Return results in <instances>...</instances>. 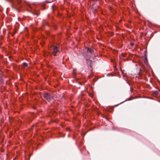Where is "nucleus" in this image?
Segmentation results:
<instances>
[{
    "mask_svg": "<svg viewBox=\"0 0 160 160\" xmlns=\"http://www.w3.org/2000/svg\"><path fill=\"white\" fill-rule=\"evenodd\" d=\"M43 96L44 98L48 102L53 99V95L52 93L45 92L43 93Z\"/></svg>",
    "mask_w": 160,
    "mask_h": 160,
    "instance_id": "obj_1",
    "label": "nucleus"
},
{
    "mask_svg": "<svg viewBox=\"0 0 160 160\" xmlns=\"http://www.w3.org/2000/svg\"><path fill=\"white\" fill-rule=\"evenodd\" d=\"M52 52L54 56H56L57 54L59 52V47L53 45L52 47Z\"/></svg>",
    "mask_w": 160,
    "mask_h": 160,
    "instance_id": "obj_2",
    "label": "nucleus"
},
{
    "mask_svg": "<svg viewBox=\"0 0 160 160\" xmlns=\"http://www.w3.org/2000/svg\"><path fill=\"white\" fill-rule=\"evenodd\" d=\"M2 77L3 76L2 72L0 71V83L1 84H2L3 82Z\"/></svg>",
    "mask_w": 160,
    "mask_h": 160,
    "instance_id": "obj_3",
    "label": "nucleus"
},
{
    "mask_svg": "<svg viewBox=\"0 0 160 160\" xmlns=\"http://www.w3.org/2000/svg\"><path fill=\"white\" fill-rule=\"evenodd\" d=\"M93 50L91 49L90 48H88L87 50V52L88 53H92Z\"/></svg>",
    "mask_w": 160,
    "mask_h": 160,
    "instance_id": "obj_4",
    "label": "nucleus"
},
{
    "mask_svg": "<svg viewBox=\"0 0 160 160\" xmlns=\"http://www.w3.org/2000/svg\"><path fill=\"white\" fill-rule=\"evenodd\" d=\"M22 65L24 66H27V64L26 62H23L22 63Z\"/></svg>",
    "mask_w": 160,
    "mask_h": 160,
    "instance_id": "obj_5",
    "label": "nucleus"
},
{
    "mask_svg": "<svg viewBox=\"0 0 160 160\" xmlns=\"http://www.w3.org/2000/svg\"><path fill=\"white\" fill-rule=\"evenodd\" d=\"M144 62L145 64H146L148 62V60L147 58H146L144 60Z\"/></svg>",
    "mask_w": 160,
    "mask_h": 160,
    "instance_id": "obj_6",
    "label": "nucleus"
},
{
    "mask_svg": "<svg viewBox=\"0 0 160 160\" xmlns=\"http://www.w3.org/2000/svg\"><path fill=\"white\" fill-rule=\"evenodd\" d=\"M134 43H133V42H131V43H130V45H131V46H133V45H134Z\"/></svg>",
    "mask_w": 160,
    "mask_h": 160,
    "instance_id": "obj_7",
    "label": "nucleus"
},
{
    "mask_svg": "<svg viewBox=\"0 0 160 160\" xmlns=\"http://www.w3.org/2000/svg\"><path fill=\"white\" fill-rule=\"evenodd\" d=\"M63 97V95H62V98Z\"/></svg>",
    "mask_w": 160,
    "mask_h": 160,
    "instance_id": "obj_8",
    "label": "nucleus"
},
{
    "mask_svg": "<svg viewBox=\"0 0 160 160\" xmlns=\"http://www.w3.org/2000/svg\"><path fill=\"white\" fill-rule=\"evenodd\" d=\"M75 70V69H73V72H74V70Z\"/></svg>",
    "mask_w": 160,
    "mask_h": 160,
    "instance_id": "obj_9",
    "label": "nucleus"
},
{
    "mask_svg": "<svg viewBox=\"0 0 160 160\" xmlns=\"http://www.w3.org/2000/svg\"><path fill=\"white\" fill-rule=\"evenodd\" d=\"M37 16H38V15L37 14H36Z\"/></svg>",
    "mask_w": 160,
    "mask_h": 160,
    "instance_id": "obj_10",
    "label": "nucleus"
}]
</instances>
